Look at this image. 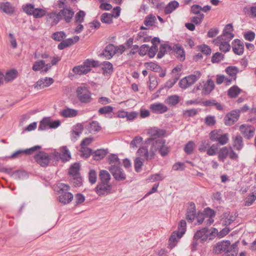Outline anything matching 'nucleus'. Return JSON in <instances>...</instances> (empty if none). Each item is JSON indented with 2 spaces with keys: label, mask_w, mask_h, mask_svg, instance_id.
I'll return each mask as SVG.
<instances>
[{
  "label": "nucleus",
  "mask_w": 256,
  "mask_h": 256,
  "mask_svg": "<svg viewBox=\"0 0 256 256\" xmlns=\"http://www.w3.org/2000/svg\"><path fill=\"white\" fill-rule=\"evenodd\" d=\"M166 131L156 127L150 128L148 130L147 134L150 136L146 140V145H152L155 142H160L162 146L158 148V152L162 156H164L169 152L168 148L165 145L166 140L158 138L165 134Z\"/></svg>",
  "instance_id": "f257e3e1"
},
{
  "label": "nucleus",
  "mask_w": 256,
  "mask_h": 256,
  "mask_svg": "<svg viewBox=\"0 0 256 256\" xmlns=\"http://www.w3.org/2000/svg\"><path fill=\"white\" fill-rule=\"evenodd\" d=\"M162 144L158 142L152 143V145H146V148H140L137 152L140 157L143 156L146 160L152 159L154 158L156 152H158V148L162 146Z\"/></svg>",
  "instance_id": "f03ea898"
},
{
  "label": "nucleus",
  "mask_w": 256,
  "mask_h": 256,
  "mask_svg": "<svg viewBox=\"0 0 256 256\" xmlns=\"http://www.w3.org/2000/svg\"><path fill=\"white\" fill-rule=\"evenodd\" d=\"M210 140L212 142H217L220 145L226 144L229 140L228 133L222 134L220 130H214L209 134Z\"/></svg>",
  "instance_id": "7ed1b4c3"
},
{
  "label": "nucleus",
  "mask_w": 256,
  "mask_h": 256,
  "mask_svg": "<svg viewBox=\"0 0 256 256\" xmlns=\"http://www.w3.org/2000/svg\"><path fill=\"white\" fill-rule=\"evenodd\" d=\"M98 65V62L94 60H86L83 64L75 66L73 68L72 71L78 74H86L90 72L92 67L96 66Z\"/></svg>",
  "instance_id": "20e7f679"
},
{
  "label": "nucleus",
  "mask_w": 256,
  "mask_h": 256,
  "mask_svg": "<svg viewBox=\"0 0 256 256\" xmlns=\"http://www.w3.org/2000/svg\"><path fill=\"white\" fill-rule=\"evenodd\" d=\"M76 92L77 97L80 102L88 103L91 101V93L87 86L83 85L78 86Z\"/></svg>",
  "instance_id": "39448f33"
},
{
  "label": "nucleus",
  "mask_w": 256,
  "mask_h": 256,
  "mask_svg": "<svg viewBox=\"0 0 256 256\" xmlns=\"http://www.w3.org/2000/svg\"><path fill=\"white\" fill-rule=\"evenodd\" d=\"M60 153L54 152L53 153L54 159L55 161L61 160L63 162H68L71 158V154L69 150L66 146H63L60 148Z\"/></svg>",
  "instance_id": "423d86ee"
},
{
  "label": "nucleus",
  "mask_w": 256,
  "mask_h": 256,
  "mask_svg": "<svg viewBox=\"0 0 256 256\" xmlns=\"http://www.w3.org/2000/svg\"><path fill=\"white\" fill-rule=\"evenodd\" d=\"M60 124V120H52L50 118H45L40 122L38 130H44L48 128H56Z\"/></svg>",
  "instance_id": "0eeeda50"
},
{
  "label": "nucleus",
  "mask_w": 256,
  "mask_h": 256,
  "mask_svg": "<svg viewBox=\"0 0 256 256\" xmlns=\"http://www.w3.org/2000/svg\"><path fill=\"white\" fill-rule=\"evenodd\" d=\"M34 157L38 164L42 167L47 166L50 160L54 158L53 154L48 155L44 152H39Z\"/></svg>",
  "instance_id": "6e6552de"
},
{
  "label": "nucleus",
  "mask_w": 256,
  "mask_h": 256,
  "mask_svg": "<svg viewBox=\"0 0 256 256\" xmlns=\"http://www.w3.org/2000/svg\"><path fill=\"white\" fill-rule=\"evenodd\" d=\"M230 40H228L226 38L222 36H218L213 40L215 45L219 46L220 50L224 52H228L230 49V45L229 42Z\"/></svg>",
  "instance_id": "1a4fd4ad"
},
{
  "label": "nucleus",
  "mask_w": 256,
  "mask_h": 256,
  "mask_svg": "<svg viewBox=\"0 0 256 256\" xmlns=\"http://www.w3.org/2000/svg\"><path fill=\"white\" fill-rule=\"evenodd\" d=\"M41 147L39 146H36L26 150H19L12 153L10 156V159H16L21 157L24 154L29 155L32 154L35 151L40 149Z\"/></svg>",
  "instance_id": "9d476101"
},
{
  "label": "nucleus",
  "mask_w": 256,
  "mask_h": 256,
  "mask_svg": "<svg viewBox=\"0 0 256 256\" xmlns=\"http://www.w3.org/2000/svg\"><path fill=\"white\" fill-rule=\"evenodd\" d=\"M60 20H64L66 22H70L74 15V12L70 7L64 8L58 12Z\"/></svg>",
  "instance_id": "9b49d317"
},
{
  "label": "nucleus",
  "mask_w": 256,
  "mask_h": 256,
  "mask_svg": "<svg viewBox=\"0 0 256 256\" xmlns=\"http://www.w3.org/2000/svg\"><path fill=\"white\" fill-rule=\"evenodd\" d=\"M211 233L210 230L204 228L197 230L194 236V240H198L200 242L204 243L208 240Z\"/></svg>",
  "instance_id": "f8f14e48"
},
{
  "label": "nucleus",
  "mask_w": 256,
  "mask_h": 256,
  "mask_svg": "<svg viewBox=\"0 0 256 256\" xmlns=\"http://www.w3.org/2000/svg\"><path fill=\"white\" fill-rule=\"evenodd\" d=\"M240 130L244 136L247 139H250L253 137L255 132V128L253 126L246 124L241 125Z\"/></svg>",
  "instance_id": "ddd939ff"
},
{
  "label": "nucleus",
  "mask_w": 256,
  "mask_h": 256,
  "mask_svg": "<svg viewBox=\"0 0 256 256\" xmlns=\"http://www.w3.org/2000/svg\"><path fill=\"white\" fill-rule=\"evenodd\" d=\"M112 186L110 184L100 182L96 188V194L100 196L107 195L110 192Z\"/></svg>",
  "instance_id": "4468645a"
},
{
  "label": "nucleus",
  "mask_w": 256,
  "mask_h": 256,
  "mask_svg": "<svg viewBox=\"0 0 256 256\" xmlns=\"http://www.w3.org/2000/svg\"><path fill=\"white\" fill-rule=\"evenodd\" d=\"M109 170L116 180L122 181L126 178L125 173L120 166L117 167H110Z\"/></svg>",
  "instance_id": "2eb2a0df"
},
{
  "label": "nucleus",
  "mask_w": 256,
  "mask_h": 256,
  "mask_svg": "<svg viewBox=\"0 0 256 256\" xmlns=\"http://www.w3.org/2000/svg\"><path fill=\"white\" fill-rule=\"evenodd\" d=\"M232 49L235 54L239 56L242 55L244 50L243 42L238 39H235L232 42Z\"/></svg>",
  "instance_id": "dca6fc26"
},
{
  "label": "nucleus",
  "mask_w": 256,
  "mask_h": 256,
  "mask_svg": "<svg viewBox=\"0 0 256 256\" xmlns=\"http://www.w3.org/2000/svg\"><path fill=\"white\" fill-rule=\"evenodd\" d=\"M84 130V126L81 124H78L72 127L70 134V138L73 142H76Z\"/></svg>",
  "instance_id": "f3484780"
},
{
  "label": "nucleus",
  "mask_w": 256,
  "mask_h": 256,
  "mask_svg": "<svg viewBox=\"0 0 256 256\" xmlns=\"http://www.w3.org/2000/svg\"><path fill=\"white\" fill-rule=\"evenodd\" d=\"M196 216V209L195 204L192 202H190L187 210L186 218L188 222H192L194 220Z\"/></svg>",
  "instance_id": "a211bd4d"
},
{
  "label": "nucleus",
  "mask_w": 256,
  "mask_h": 256,
  "mask_svg": "<svg viewBox=\"0 0 256 256\" xmlns=\"http://www.w3.org/2000/svg\"><path fill=\"white\" fill-rule=\"evenodd\" d=\"M54 82V80L51 78L46 77L39 80L36 83L35 88L42 89L49 86Z\"/></svg>",
  "instance_id": "6ab92c4d"
},
{
  "label": "nucleus",
  "mask_w": 256,
  "mask_h": 256,
  "mask_svg": "<svg viewBox=\"0 0 256 256\" xmlns=\"http://www.w3.org/2000/svg\"><path fill=\"white\" fill-rule=\"evenodd\" d=\"M238 113H227L224 118V124L226 126L233 125L238 119Z\"/></svg>",
  "instance_id": "aec40b11"
},
{
  "label": "nucleus",
  "mask_w": 256,
  "mask_h": 256,
  "mask_svg": "<svg viewBox=\"0 0 256 256\" xmlns=\"http://www.w3.org/2000/svg\"><path fill=\"white\" fill-rule=\"evenodd\" d=\"M232 146L237 151H240L243 148L244 144L242 138L239 134L232 137Z\"/></svg>",
  "instance_id": "412c9836"
},
{
  "label": "nucleus",
  "mask_w": 256,
  "mask_h": 256,
  "mask_svg": "<svg viewBox=\"0 0 256 256\" xmlns=\"http://www.w3.org/2000/svg\"><path fill=\"white\" fill-rule=\"evenodd\" d=\"M116 48L114 45L110 44L104 49L102 55L108 60L110 59L116 52Z\"/></svg>",
  "instance_id": "4be33fe9"
},
{
  "label": "nucleus",
  "mask_w": 256,
  "mask_h": 256,
  "mask_svg": "<svg viewBox=\"0 0 256 256\" xmlns=\"http://www.w3.org/2000/svg\"><path fill=\"white\" fill-rule=\"evenodd\" d=\"M59 194V201L64 204L70 202L73 198V195L68 192H61Z\"/></svg>",
  "instance_id": "5701e85b"
},
{
  "label": "nucleus",
  "mask_w": 256,
  "mask_h": 256,
  "mask_svg": "<svg viewBox=\"0 0 256 256\" xmlns=\"http://www.w3.org/2000/svg\"><path fill=\"white\" fill-rule=\"evenodd\" d=\"M233 30V26L232 24H226L223 30L222 34L220 36L226 38L228 40H232L234 36V34L232 32Z\"/></svg>",
  "instance_id": "b1692460"
},
{
  "label": "nucleus",
  "mask_w": 256,
  "mask_h": 256,
  "mask_svg": "<svg viewBox=\"0 0 256 256\" xmlns=\"http://www.w3.org/2000/svg\"><path fill=\"white\" fill-rule=\"evenodd\" d=\"M47 18L51 21L52 26H54L58 24L60 20L59 14L55 12H50L47 14Z\"/></svg>",
  "instance_id": "393cba45"
},
{
  "label": "nucleus",
  "mask_w": 256,
  "mask_h": 256,
  "mask_svg": "<svg viewBox=\"0 0 256 256\" xmlns=\"http://www.w3.org/2000/svg\"><path fill=\"white\" fill-rule=\"evenodd\" d=\"M0 10L6 14H12L14 12V8L9 2H0Z\"/></svg>",
  "instance_id": "a878e982"
},
{
  "label": "nucleus",
  "mask_w": 256,
  "mask_h": 256,
  "mask_svg": "<svg viewBox=\"0 0 256 256\" xmlns=\"http://www.w3.org/2000/svg\"><path fill=\"white\" fill-rule=\"evenodd\" d=\"M201 76V73L199 71H196L194 74L186 76L185 78L188 80V84L190 86L194 84Z\"/></svg>",
  "instance_id": "bb28decb"
},
{
  "label": "nucleus",
  "mask_w": 256,
  "mask_h": 256,
  "mask_svg": "<svg viewBox=\"0 0 256 256\" xmlns=\"http://www.w3.org/2000/svg\"><path fill=\"white\" fill-rule=\"evenodd\" d=\"M174 48L176 53V58L180 61L185 60V52L182 48L180 44H176L174 46Z\"/></svg>",
  "instance_id": "cd10ccee"
},
{
  "label": "nucleus",
  "mask_w": 256,
  "mask_h": 256,
  "mask_svg": "<svg viewBox=\"0 0 256 256\" xmlns=\"http://www.w3.org/2000/svg\"><path fill=\"white\" fill-rule=\"evenodd\" d=\"M182 236L175 231L172 232L169 238V245L171 248L174 247Z\"/></svg>",
  "instance_id": "c85d7f7f"
},
{
  "label": "nucleus",
  "mask_w": 256,
  "mask_h": 256,
  "mask_svg": "<svg viewBox=\"0 0 256 256\" xmlns=\"http://www.w3.org/2000/svg\"><path fill=\"white\" fill-rule=\"evenodd\" d=\"M179 6V4L176 0L169 2L164 8V13L166 14L172 13Z\"/></svg>",
  "instance_id": "c756f323"
},
{
  "label": "nucleus",
  "mask_w": 256,
  "mask_h": 256,
  "mask_svg": "<svg viewBox=\"0 0 256 256\" xmlns=\"http://www.w3.org/2000/svg\"><path fill=\"white\" fill-rule=\"evenodd\" d=\"M229 153V148L224 146L220 149L218 152V158L222 162L226 160Z\"/></svg>",
  "instance_id": "7c9ffc66"
},
{
  "label": "nucleus",
  "mask_w": 256,
  "mask_h": 256,
  "mask_svg": "<svg viewBox=\"0 0 256 256\" xmlns=\"http://www.w3.org/2000/svg\"><path fill=\"white\" fill-rule=\"evenodd\" d=\"M172 50V48L168 44H162L160 48V50L157 54V58H162L166 52Z\"/></svg>",
  "instance_id": "2f4dec72"
},
{
  "label": "nucleus",
  "mask_w": 256,
  "mask_h": 256,
  "mask_svg": "<svg viewBox=\"0 0 256 256\" xmlns=\"http://www.w3.org/2000/svg\"><path fill=\"white\" fill-rule=\"evenodd\" d=\"M214 82L210 79L208 80L204 86V92L205 94H210L214 88Z\"/></svg>",
  "instance_id": "473e14b6"
},
{
  "label": "nucleus",
  "mask_w": 256,
  "mask_h": 256,
  "mask_svg": "<svg viewBox=\"0 0 256 256\" xmlns=\"http://www.w3.org/2000/svg\"><path fill=\"white\" fill-rule=\"evenodd\" d=\"M108 162L110 164V167H117L120 166V162L118 156L116 154H110L108 157Z\"/></svg>",
  "instance_id": "72a5a7b5"
},
{
  "label": "nucleus",
  "mask_w": 256,
  "mask_h": 256,
  "mask_svg": "<svg viewBox=\"0 0 256 256\" xmlns=\"http://www.w3.org/2000/svg\"><path fill=\"white\" fill-rule=\"evenodd\" d=\"M80 166L78 163L76 162L72 164L69 169L68 174L72 176L80 175Z\"/></svg>",
  "instance_id": "f704fd0d"
},
{
  "label": "nucleus",
  "mask_w": 256,
  "mask_h": 256,
  "mask_svg": "<svg viewBox=\"0 0 256 256\" xmlns=\"http://www.w3.org/2000/svg\"><path fill=\"white\" fill-rule=\"evenodd\" d=\"M100 182L110 184V176L109 173L106 170H102L100 172Z\"/></svg>",
  "instance_id": "c9c22d12"
},
{
  "label": "nucleus",
  "mask_w": 256,
  "mask_h": 256,
  "mask_svg": "<svg viewBox=\"0 0 256 256\" xmlns=\"http://www.w3.org/2000/svg\"><path fill=\"white\" fill-rule=\"evenodd\" d=\"M150 108L152 110L159 112H166L168 110L167 107L160 103L152 104L150 105Z\"/></svg>",
  "instance_id": "e433bc0d"
},
{
  "label": "nucleus",
  "mask_w": 256,
  "mask_h": 256,
  "mask_svg": "<svg viewBox=\"0 0 256 256\" xmlns=\"http://www.w3.org/2000/svg\"><path fill=\"white\" fill-rule=\"evenodd\" d=\"M186 229V220H181L178 224V230L175 232L178 234H180L182 236L185 234Z\"/></svg>",
  "instance_id": "4c0bfd02"
},
{
  "label": "nucleus",
  "mask_w": 256,
  "mask_h": 256,
  "mask_svg": "<svg viewBox=\"0 0 256 256\" xmlns=\"http://www.w3.org/2000/svg\"><path fill=\"white\" fill-rule=\"evenodd\" d=\"M238 68L235 66H230L226 69V72L234 80L236 78V75L238 72Z\"/></svg>",
  "instance_id": "58836bf2"
},
{
  "label": "nucleus",
  "mask_w": 256,
  "mask_h": 256,
  "mask_svg": "<svg viewBox=\"0 0 256 256\" xmlns=\"http://www.w3.org/2000/svg\"><path fill=\"white\" fill-rule=\"evenodd\" d=\"M18 74V71L16 70H12L6 72L4 80L6 82H10L16 78Z\"/></svg>",
  "instance_id": "ea45409f"
},
{
  "label": "nucleus",
  "mask_w": 256,
  "mask_h": 256,
  "mask_svg": "<svg viewBox=\"0 0 256 256\" xmlns=\"http://www.w3.org/2000/svg\"><path fill=\"white\" fill-rule=\"evenodd\" d=\"M46 10L45 8H34L32 16L34 18H40L45 16L46 14Z\"/></svg>",
  "instance_id": "a19ab883"
},
{
  "label": "nucleus",
  "mask_w": 256,
  "mask_h": 256,
  "mask_svg": "<svg viewBox=\"0 0 256 256\" xmlns=\"http://www.w3.org/2000/svg\"><path fill=\"white\" fill-rule=\"evenodd\" d=\"M179 102L180 97L177 95L170 96L166 100V103L170 106L176 105Z\"/></svg>",
  "instance_id": "79ce46f5"
},
{
  "label": "nucleus",
  "mask_w": 256,
  "mask_h": 256,
  "mask_svg": "<svg viewBox=\"0 0 256 256\" xmlns=\"http://www.w3.org/2000/svg\"><path fill=\"white\" fill-rule=\"evenodd\" d=\"M100 66L104 73L111 74L113 72L112 65L109 62H104Z\"/></svg>",
  "instance_id": "37998d69"
},
{
  "label": "nucleus",
  "mask_w": 256,
  "mask_h": 256,
  "mask_svg": "<svg viewBox=\"0 0 256 256\" xmlns=\"http://www.w3.org/2000/svg\"><path fill=\"white\" fill-rule=\"evenodd\" d=\"M107 154V152L104 150H98L94 153V160H100L104 158Z\"/></svg>",
  "instance_id": "c03bdc74"
},
{
  "label": "nucleus",
  "mask_w": 256,
  "mask_h": 256,
  "mask_svg": "<svg viewBox=\"0 0 256 256\" xmlns=\"http://www.w3.org/2000/svg\"><path fill=\"white\" fill-rule=\"evenodd\" d=\"M144 161V158L141 157H138L136 158L134 162V166L135 170L136 172H140L141 170L142 166Z\"/></svg>",
  "instance_id": "a18cd8bd"
},
{
  "label": "nucleus",
  "mask_w": 256,
  "mask_h": 256,
  "mask_svg": "<svg viewBox=\"0 0 256 256\" xmlns=\"http://www.w3.org/2000/svg\"><path fill=\"white\" fill-rule=\"evenodd\" d=\"M156 21V17L152 14H149L145 18L144 24L147 26H152Z\"/></svg>",
  "instance_id": "49530a36"
},
{
  "label": "nucleus",
  "mask_w": 256,
  "mask_h": 256,
  "mask_svg": "<svg viewBox=\"0 0 256 256\" xmlns=\"http://www.w3.org/2000/svg\"><path fill=\"white\" fill-rule=\"evenodd\" d=\"M241 92V90L237 86H234L230 88L228 90V95L230 98H235Z\"/></svg>",
  "instance_id": "de8ad7c7"
},
{
  "label": "nucleus",
  "mask_w": 256,
  "mask_h": 256,
  "mask_svg": "<svg viewBox=\"0 0 256 256\" xmlns=\"http://www.w3.org/2000/svg\"><path fill=\"white\" fill-rule=\"evenodd\" d=\"M112 16L111 14L105 12L100 16V20L102 23L110 24L112 22Z\"/></svg>",
  "instance_id": "09e8293b"
},
{
  "label": "nucleus",
  "mask_w": 256,
  "mask_h": 256,
  "mask_svg": "<svg viewBox=\"0 0 256 256\" xmlns=\"http://www.w3.org/2000/svg\"><path fill=\"white\" fill-rule=\"evenodd\" d=\"M100 128H101L99 124L96 121H93L90 122L88 126L89 131L91 133L98 132L100 130Z\"/></svg>",
  "instance_id": "8fccbe9b"
},
{
  "label": "nucleus",
  "mask_w": 256,
  "mask_h": 256,
  "mask_svg": "<svg viewBox=\"0 0 256 256\" xmlns=\"http://www.w3.org/2000/svg\"><path fill=\"white\" fill-rule=\"evenodd\" d=\"M146 68L151 70L158 72L161 70V67L157 64L152 62H148L145 63Z\"/></svg>",
  "instance_id": "3c124183"
},
{
  "label": "nucleus",
  "mask_w": 256,
  "mask_h": 256,
  "mask_svg": "<svg viewBox=\"0 0 256 256\" xmlns=\"http://www.w3.org/2000/svg\"><path fill=\"white\" fill-rule=\"evenodd\" d=\"M45 66V61L44 60H40L36 61L34 62L32 69L35 72L39 71L44 68Z\"/></svg>",
  "instance_id": "603ef678"
},
{
  "label": "nucleus",
  "mask_w": 256,
  "mask_h": 256,
  "mask_svg": "<svg viewBox=\"0 0 256 256\" xmlns=\"http://www.w3.org/2000/svg\"><path fill=\"white\" fill-rule=\"evenodd\" d=\"M22 10L27 14L32 16L34 9V5L30 4H27L22 6Z\"/></svg>",
  "instance_id": "864d4df0"
},
{
  "label": "nucleus",
  "mask_w": 256,
  "mask_h": 256,
  "mask_svg": "<svg viewBox=\"0 0 256 256\" xmlns=\"http://www.w3.org/2000/svg\"><path fill=\"white\" fill-rule=\"evenodd\" d=\"M66 37L65 33L62 32H57L54 33L52 38L56 40L61 41Z\"/></svg>",
  "instance_id": "5fc2aeb1"
},
{
  "label": "nucleus",
  "mask_w": 256,
  "mask_h": 256,
  "mask_svg": "<svg viewBox=\"0 0 256 256\" xmlns=\"http://www.w3.org/2000/svg\"><path fill=\"white\" fill-rule=\"evenodd\" d=\"M71 182L74 186H80L82 184V178L80 174L72 176Z\"/></svg>",
  "instance_id": "6e6d98bb"
},
{
  "label": "nucleus",
  "mask_w": 256,
  "mask_h": 256,
  "mask_svg": "<svg viewBox=\"0 0 256 256\" xmlns=\"http://www.w3.org/2000/svg\"><path fill=\"white\" fill-rule=\"evenodd\" d=\"M12 176L16 180L22 178L26 176V173L24 171L17 170L14 172Z\"/></svg>",
  "instance_id": "4d7b16f0"
},
{
  "label": "nucleus",
  "mask_w": 256,
  "mask_h": 256,
  "mask_svg": "<svg viewBox=\"0 0 256 256\" xmlns=\"http://www.w3.org/2000/svg\"><path fill=\"white\" fill-rule=\"evenodd\" d=\"M204 18V14H200L197 16H193L191 18L190 21L193 24H200Z\"/></svg>",
  "instance_id": "13d9d810"
},
{
  "label": "nucleus",
  "mask_w": 256,
  "mask_h": 256,
  "mask_svg": "<svg viewBox=\"0 0 256 256\" xmlns=\"http://www.w3.org/2000/svg\"><path fill=\"white\" fill-rule=\"evenodd\" d=\"M256 199V196L254 193L248 196L244 200V205L246 206H251Z\"/></svg>",
  "instance_id": "bf43d9fd"
},
{
  "label": "nucleus",
  "mask_w": 256,
  "mask_h": 256,
  "mask_svg": "<svg viewBox=\"0 0 256 256\" xmlns=\"http://www.w3.org/2000/svg\"><path fill=\"white\" fill-rule=\"evenodd\" d=\"M86 13L83 10H80L76 14L75 20L76 22L82 23L84 20Z\"/></svg>",
  "instance_id": "052dcab7"
},
{
  "label": "nucleus",
  "mask_w": 256,
  "mask_h": 256,
  "mask_svg": "<svg viewBox=\"0 0 256 256\" xmlns=\"http://www.w3.org/2000/svg\"><path fill=\"white\" fill-rule=\"evenodd\" d=\"M224 58V54L217 52L215 53L212 58V63H218Z\"/></svg>",
  "instance_id": "680f3d73"
},
{
  "label": "nucleus",
  "mask_w": 256,
  "mask_h": 256,
  "mask_svg": "<svg viewBox=\"0 0 256 256\" xmlns=\"http://www.w3.org/2000/svg\"><path fill=\"white\" fill-rule=\"evenodd\" d=\"M158 47L156 44L152 45L150 48L148 47V54L150 58H154L158 52Z\"/></svg>",
  "instance_id": "e2e57ef3"
},
{
  "label": "nucleus",
  "mask_w": 256,
  "mask_h": 256,
  "mask_svg": "<svg viewBox=\"0 0 256 256\" xmlns=\"http://www.w3.org/2000/svg\"><path fill=\"white\" fill-rule=\"evenodd\" d=\"M97 176L95 170H91L88 173V180L92 184H95L96 182Z\"/></svg>",
  "instance_id": "0e129e2a"
},
{
  "label": "nucleus",
  "mask_w": 256,
  "mask_h": 256,
  "mask_svg": "<svg viewBox=\"0 0 256 256\" xmlns=\"http://www.w3.org/2000/svg\"><path fill=\"white\" fill-rule=\"evenodd\" d=\"M238 216V214L236 212H232L230 214L226 219L225 224H230L236 220Z\"/></svg>",
  "instance_id": "69168bd1"
},
{
  "label": "nucleus",
  "mask_w": 256,
  "mask_h": 256,
  "mask_svg": "<svg viewBox=\"0 0 256 256\" xmlns=\"http://www.w3.org/2000/svg\"><path fill=\"white\" fill-rule=\"evenodd\" d=\"M142 138L140 136H136L131 142L130 145L133 148H137L142 142Z\"/></svg>",
  "instance_id": "338daca9"
},
{
  "label": "nucleus",
  "mask_w": 256,
  "mask_h": 256,
  "mask_svg": "<svg viewBox=\"0 0 256 256\" xmlns=\"http://www.w3.org/2000/svg\"><path fill=\"white\" fill-rule=\"evenodd\" d=\"M194 143L190 141L184 147V152L188 154H191L194 150Z\"/></svg>",
  "instance_id": "774afa93"
}]
</instances>
